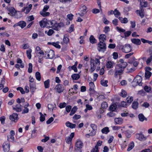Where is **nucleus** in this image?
Segmentation results:
<instances>
[{
    "label": "nucleus",
    "mask_w": 152,
    "mask_h": 152,
    "mask_svg": "<svg viewBox=\"0 0 152 152\" xmlns=\"http://www.w3.org/2000/svg\"><path fill=\"white\" fill-rule=\"evenodd\" d=\"M100 83L101 84L104 86H107L108 81L107 80H102L101 81Z\"/></svg>",
    "instance_id": "nucleus-43"
},
{
    "label": "nucleus",
    "mask_w": 152,
    "mask_h": 152,
    "mask_svg": "<svg viewBox=\"0 0 152 152\" xmlns=\"http://www.w3.org/2000/svg\"><path fill=\"white\" fill-rule=\"evenodd\" d=\"M132 43L136 45H140L141 43L140 40L139 39H131Z\"/></svg>",
    "instance_id": "nucleus-23"
},
{
    "label": "nucleus",
    "mask_w": 152,
    "mask_h": 152,
    "mask_svg": "<svg viewBox=\"0 0 152 152\" xmlns=\"http://www.w3.org/2000/svg\"><path fill=\"white\" fill-rule=\"evenodd\" d=\"M102 142L99 140L97 142L96 145L95 146V148L93 149L94 151H95L96 152H99V150H98V146H100L102 144Z\"/></svg>",
    "instance_id": "nucleus-21"
},
{
    "label": "nucleus",
    "mask_w": 152,
    "mask_h": 152,
    "mask_svg": "<svg viewBox=\"0 0 152 152\" xmlns=\"http://www.w3.org/2000/svg\"><path fill=\"white\" fill-rule=\"evenodd\" d=\"M55 89L57 92L60 93L63 91L64 88L63 85L60 84H58L56 86Z\"/></svg>",
    "instance_id": "nucleus-12"
},
{
    "label": "nucleus",
    "mask_w": 152,
    "mask_h": 152,
    "mask_svg": "<svg viewBox=\"0 0 152 152\" xmlns=\"http://www.w3.org/2000/svg\"><path fill=\"white\" fill-rule=\"evenodd\" d=\"M47 25L49 28H51L54 29V28H55V26H57V23L55 20H53L52 21L48 20L47 22Z\"/></svg>",
    "instance_id": "nucleus-5"
},
{
    "label": "nucleus",
    "mask_w": 152,
    "mask_h": 152,
    "mask_svg": "<svg viewBox=\"0 0 152 152\" xmlns=\"http://www.w3.org/2000/svg\"><path fill=\"white\" fill-rule=\"evenodd\" d=\"M138 117L139 120L141 121L142 122L144 120H147V118L145 117L143 115L142 113L138 115Z\"/></svg>",
    "instance_id": "nucleus-24"
},
{
    "label": "nucleus",
    "mask_w": 152,
    "mask_h": 152,
    "mask_svg": "<svg viewBox=\"0 0 152 152\" xmlns=\"http://www.w3.org/2000/svg\"><path fill=\"white\" fill-rule=\"evenodd\" d=\"M133 97L132 96H131L130 97H127L126 98V100L127 101V102L128 103H131L132 101H133Z\"/></svg>",
    "instance_id": "nucleus-52"
},
{
    "label": "nucleus",
    "mask_w": 152,
    "mask_h": 152,
    "mask_svg": "<svg viewBox=\"0 0 152 152\" xmlns=\"http://www.w3.org/2000/svg\"><path fill=\"white\" fill-rule=\"evenodd\" d=\"M39 114L40 115V120L41 122H43L45 121V117L44 115L42 114V113L40 112Z\"/></svg>",
    "instance_id": "nucleus-51"
},
{
    "label": "nucleus",
    "mask_w": 152,
    "mask_h": 152,
    "mask_svg": "<svg viewBox=\"0 0 152 152\" xmlns=\"http://www.w3.org/2000/svg\"><path fill=\"white\" fill-rule=\"evenodd\" d=\"M101 132L103 134H107L110 130L108 127H105L102 129Z\"/></svg>",
    "instance_id": "nucleus-32"
},
{
    "label": "nucleus",
    "mask_w": 152,
    "mask_h": 152,
    "mask_svg": "<svg viewBox=\"0 0 152 152\" xmlns=\"http://www.w3.org/2000/svg\"><path fill=\"white\" fill-rule=\"evenodd\" d=\"M114 15L116 18H118L121 15L120 12L116 9L114 10Z\"/></svg>",
    "instance_id": "nucleus-39"
},
{
    "label": "nucleus",
    "mask_w": 152,
    "mask_h": 152,
    "mask_svg": "<svg viewBox=\"0 0 152 152\" xmlns=\"http://www.w3.org/2000/svg\"><path fill=\"white\" fill-rule=\"evenodd\" d=\"M106 36L104 34H101L99 37V42H105L104 41L106 39Z\"/></svg>",
    "instance_id": "nucleus-18"
},
{
    "label": "nucleus",
    "mask_w": 152,
    "mask_h": 152,
    "mask_svg": "<svg viewBox=\"0 0 152 152\" xmlns=\"http://www.w3.org/2000/svg\"><path fill=\"white\" fill-rule=\"evenodd\" d=\"M72 108V107L70 105H67L66 106V110L67 112L66 114L70 112Z\"/></svg>",
    "instance_id": "nucleus-54"
},
{
    "label": "nucleus",
    "mask_w": 152,
    "mask_h": 152,
    "mask_svg": "<svg viewBox=\"0 0 152 152\" xmlns=\"http://www.w3.org/2000/svg\"><path fill=\"white\" fill-rule=\"evenodd\" d=\"M13 109L17 112H20L22 110V106L20 104H16L15 106H12Z\"/></svg>",
    "instance_id": "nucleus-10"
},
{
    "label": "nucleus",
    "mask_w": 152,
    "mask_h": 152,
    "mask_svg": "<svg viewBox=\"0 0 152 152\" xmlns=\"http://www.w3.org/2000/svg\"><path fill=\"white\" fill-rule=\"evenodd\" d=\"M29 67L28 69V71L29 73H31L32 71V65L31 63H30L28 64Z\"/></svg>",
    "instance_id": "nucleus-49"
},
{
    "label": "nucleus",
    "mask_w": 152,
    "mask_h": 152,
    "mask_svg": "<svg viewBox=\"0 0 152 152\" xmlns=\"http://www.w3.org/2000/svg\"><path fill=\"white\" fill-rule=\"evenodd\" d=\"M152 73L151 72H145V77L147 79L149 78L151 76Z\"/></svg>",
    "instance_id": "nucleus-46"
},
{
    "label": "nucleus",
    "mask_w": 152,
    "mask_h": 152,
    "mask_svg": "<svg viewBox=\"0 0 152 152\" xmlns=\"http://www.w3.org/2000/svg\"><path fill=\"white\" fill-rule=\"evenodd\" d=\"M93 131H95L97 130V126L95 124H91L90 125Z\"/></svg>",
    "instance_id": "nucleus-53"
},
{
    "label": "nucleus",
    "mask_w": 152,
    "mask_h": 152,
    "mask_svg": "<svg viewBox=\"0 0 152 152\" xmlns=\"http://www.w3.org/2000/svg\"><path fill=\"white\" fill-rule=\"evenodd\" d=\"M119 62H120V63L118 64H120L121 65H123V64H124L125 63H126V67L127 66V63L126 62H124L123 59H120L119 60Z\"/></svg>",
    "instance_id": "nucleus-57"
},
{
    "label": "nucleus",
    "mask_w": 152,
    "mask_h": 152,
    "mask_svg": "<svg viewBox=\"0 0 152 152\" xmlns=\"http://www.w3.org/2000/svg\"><path fill=\"white\" fill-rule=\"evenodd\" d=\"M107 104L106 102H103L101 104V107L103 109H106L107 107Z\"/></svg>",
    "instance_id": "nucleus-50"
},
{
    "label": "nucleus",
    "mask_w": 152,
    "mask_h": 152,
    "mask_svg": "<svg viewBox=\"0 0 152 152\" xmlns=\"http://www.w3.org/2000/svg\"><path fill=\"white\" fill-rule=\"evenodd\" d=\"M125 134L127 138H129L131 137V132L129 130H127L125 131Z\"/></svg>",
    "instance_id": "nucleus-58"
},
{
    "label": "nucleus",
    "mask_w": 152,
    "mask_h": 152,
    "mask_svg": "<svg viewBox=\"0 0 152 152\" xmlns=\"http://www.w3.org/2000/svg\"><path fill=\"white\" fill-rule=\"evenodd\" d=\"M57 26H55V28H54V29L56 30H58L59 28H61L64 25L62 23H60L58 24L57 23Z\"/></svg>",
    "instance_id": "nucleus-35"
},
{
    "label": "nucleus",
    "mask_w": 152,
    "mask_h": 152,
    "mask_svg": "<svg viewBox=\"0 0 152 152\" xmlns=\"http://www.w3.org/2000/svg\"><path fill=\"white\" fill-rule=\"evenodd\" d=\"M36 50L37 53H39L40 54L43 55H44V53L42 50H41V48L39 46H37L36 48Z\"/></svg>",
    "instance_id": "nucleus-27"
},
{
    "label": "nucleus",
    "mask_w": 152,
    "mask_h": 152,
    "mask_svg": "<svg viewBox=\"0 0 152 152\" xmlns=\"http://www.w3.org/2000/svg\"><path fill=\"white\" fill-rule=\"evenodd\" d=\"M32 52V50L30 49L26 50V54L28 58L29 59H30L31 58V53Z\"/></svg>",
    "instance_id": "nucleus-34"
},
{
    "label": "nucleus",
    "mask_w": 152,
    "mask_h": 152,
    "mask_svg": "<svg viewBox=\"0 0 152 152\" xmlns=\"http://www.w3.org/2000/svg\"><path fill=\"white\" fill-rule=\"evenodd\" d=\"M113 62L110 61H108L106 64V67L107 68H111L113 67Z\"/></svg>",
    "instance_id": "nucleus-41"
},
{
    "label": "nucleus",
    "mask_w": 152,
    "mask_h": 152,
    "mask_svg": "<svg viewBox=\"0 0 152 152\" xmlns=\"http://www.w3.org/2000/svg\"><path fill=\"white\" fill-rule=\"evenodd\" d=\"M30 88L31 91L34 92L36 89V84L35 83H30Z\"/></svg>",
    "instance_id": "nucleus-22"
},
{
    "label": "nucleus",
    "mask_w": 152,
    "mask_h": 152,
    "mask_svg": "<svg viewBox=\"0 0 152 152\" xmlns=\"http://www.w3.org/2000/svg\"><path fill=\"white\" fill-rule=\"evenodd\" d=\"M142 79L141 76L139 75L137 76L132 82L133 86L134 87L138 85L140 86H142Z\"/></svg>",
    "instance_id": "nucleus-2"
},
{
    "label": "nucleus",
    "mask_w": 152,
    "mask_h": 152,
    "mask_svg": "<svg viewBox=\"0 0 152 152\" xmlns=\"http://www.w3.org/2000/svg\"><path fill=\"white\" fill-rule=\"evenodd\" d=\"M123 120L121 118H116L115 119V122L116 124H121L123 123Z\"/></svg>",
    "instance_id": "nucleus-19"
},
{
    "label": "nucleus",
    "mask_w": 152,
    "mask_h": 152,
    "mask_svg": "<svg viewBox=\"0 0 152 152\" xmlns=\"http://www.w3.org/2000/svg\"><path fill=\"white\" fill-rule=\"evenodd\" d=\"M17 90H19L21 93V94H23L25 93V92L24 91L23 89L21 87H18L17 88Z\"/></svg>",
    "instance_id": "nucleus-62"
},
{
    "label": "nucleus",
    "mask_w": 152,
    "mask_h": 152,
    "mask_svg": "<svg viewBox=\"0 0 152 152\" xmlns=\"http://www.w3.org/2000/svg\"><path fill=\"white\" fill-rule=\"evenodd\" d=\"M26 23L24 21H21L17 23L16 26H19L21 28H23L26 26Z\"/></svg>",
    "instance_id": "nucleus-20"
},
{
    "label": "nucleus",
    "mask_w": 152,
    "mask_h": 152,
    "mask_svg": "<svg viewBox=\"0 0 152 152\" xmlns=\"http://www.w3.org/2000/svg\"><path fill=\"white\" fill-rule=\"evenodd\" d=\"M127 94L126 92L124 90H122L120 95L123 97H125Z\"/></svg>",
    "instance_id": "nucleus-48"
},
{
    "label": "nucleus",
    "mask_w": 152,
    "mask_h": 152,
    "mask_svg": "<svg viewBox=\"0 0 152 152\" xmlns=\"http://www.w3.org/2000/svg\"><path fill=\"white\" fill-rule=\"evenodd\" d=\"M89 39L90 42L92 44L96 42V40L93 35L91 36Z\"/></svg>",
    "instance_id": "nucleus-40"
},
{
    "label": "nucleus",
    "mask_w": 152,
    "mask_h": 152,
    "mask_svg": "<svg viewBox=\"0 0 152 152\" xmlns=\"http://www.w3.org/2000/svg\"><path fill=\"white\" fill-rule=\"evenodd\" d=\"M91 72L92 73L95 69L96 64L95 63V61L94 60L91 59Z\"/></svg>",
    "instance_id": "nucleus-13"
},
{
    "label": "nucleus",
    "mask_w": 152,
    "mask_h": 152,
    "mask_svg": "<svg viewBox=\"0 0 152 152\" xmlns=\"http://www.w3.org/2000/svg\"><path fill=\"white\" fill-rule=\"evenodd\" d=\"M45 53L47 54L48 58L52 59L55 56L54 51L52 50L49 49L48 50L45 51Z\"/></svg>",
    "instance_id": "nucleus-7"
},
{
    "label": "nucleus",
    "mask_w": 152,
    "mask_h": 152,
    "mask_svg": "<svg viewBox=\"0 0 152 152\" xmlns=\"http://www.w3.org/2000/svg\"><path fill=\"white\" fill-rule=\"evenodd\" d=\"M8 10L9 12V14H10V15H11L13 16H15V18H18L16 16V15L17 14L16 11L14 7H10L8 8Z\"/></svg>",
    "instance_id": "nucleus-8"
},
{
    "label": "nucleus",
    "mask_w": 152,
    "mask_h": 152,
    "mask_svg": "<svg viewBox=\"0 0 152 152\" xmlns=\"http://www.w3.org/2000/svg\"><path fill=\"white\" fill-rule=\"evenodd\" d=\"M138 103L137 102H134L132 104V108L134 109H137L138 107Z\"/></svg>",
    "instance_id": "nucleus-33"
},
{
    "label": "nucleus",
    "mask_w": 152,
    "mask_h": 152,
    "mask_svg": "<svg viewBox=\"0 0 152 152\" xmlns=\"http://www.w3.org/2000/svg\"><path fill=\"white\" fill-rule=\"evenodd\" d=\"M40 14L43 17H45L49 15L50 13L46 11H42L40 12Z\"/></svg>",
    "instance_id": "nucleus-44"
},
{
    "label": "nucleus",
    "mask_w": 152,
    "mask_h": 152,
    "mask_svg": "<svg viewBox=\"0 0 152 152\" xmlns=\"http://www.w3.org/2000/svg\"><path fill=\"white\" fill-rule=\"evenodd\" d=\"M32 5L31 4L29 5L28 7H24L21 11V12H24L26 14L28 13L32 9Z\"/></svg>",
    "instance_id": "nucleus-9"
},
{
    "label": "nucleus",
    "mask_w": 152,
    "mask_h": 152,
    "mask_svg": "<svg viewBox=\"0 0 152 152\" xmlns=\"http://www.w3.org/2000/svg\"><path fill=\"white\" fill-rule=\"evenodd\" d=\"M66 126L71 129L75 128L76 126V124L71 123L69 122H66Z\"/></svg>",
    "instance_id": "nucleus-25"
},
{
    "label": "nucleus",
    "mask_w": 152,
    "mask_h": 152,
    "mask_svg": "<svg viewBox=\"0 0 152 152\" xmlns=\"http://www.w3.org/2000/svg\"><path fill=\"white\" fill-rule=\"evenodd\" d=\"M59 43V42H48V44L52 45L55 47L59 49L61 48V46L58 44Z\"/></svg>",
    "instance_id": "nucleus-26"
},
{
    "label": "nucleus",
    "mask_w": 152,
    "mask_h": 152,
    "mask_svg": "<svg viewBox=\"0 0 152 152\" xmlns=\"http://www.w3.org/2000/svg\"><path fill=\"white\" fill-rule=\"evenodd\" d=\"M144 89L146 92H149L151 91V88L150 86H146L144 87Z\"/></svg>",
    "instance_id": "nucleus-47"
},
{
    "label": "nucleus",
    "mask_w": 152,
    "mask_h": 152,
    "mask_svg": "<svg viewBox=\"0 0 152 152\" xmlns=\"http://www.w3.org/2000/svg\"><path fill=\"white\" fill-rule=\"evenodd\" d=\"M29 106V104L28 102H25V103L23 107L24 108V109L23 110L22 113V114H24L25 113H28L29 111V109L27 108Z\"/></svg>",
    "instance_id": "nucleus-15"
},
{
    "label": "nucleus",
    "mask_w": 152,
    "mask_h": 152,
    "mask_svg": "<svg viewBox=\"0 0 152 152\" xmlns=\"http://www.w3.org/2000/svg\"><path fill=\"white\" fill-rule=\"evenodd\" d=\"M72 138H71V137H67L66 139V142L68 144L70 143L72 141Z\"/></svg>",
    "instance_id": "nucleus-61"
},
{
    "label": "nucleus",
    "mask_w": 152,
    "mask_h": 152,
    "mask_svg": "<svg viewBox=\"0 0 152 152\" xmlns=\"http://www.w3.org/2000/svg\"><path fill=\"white\" fill-rule=\"evenodd\" d=\"M118 19L122 23H126L128 22L127 19L126 18H123L121 17H119Z\"/></svg>",
    "instance_id": "nucleus-31"
},
{
    "label": "nucleus",
    "mask_w": 152,
    "mask_h": 152,
    "mask_svg": "<svg viewBox=\"0 0 152 152\" xmlns=\"http://www.w3.org/2000/svg\"><path fill=\"white\" fill-rule=\"evenodd\" d=\"M54 120V119L53 117H51L49 119L47 120L46 121V123L47 124H48L51 123Z\"/></svg>",
    "instance_id": "nucleus-64"
},
{
    "label": "nucleus",
    "mask_w": 152,
    "mask_h": 152,
    "mask_svg": "<svg viewBox=\"0 0 152 152\" xmlns=\"http://www.w3.org/2000/svg\"><path fill=\"white\" fill-rule=\"evenodd\" d=\"M10 143L8 142H4L3 145V150L5 152H8L10 150Z\"/></svg>",
    "instance_id": "nucleus-6"
},
{
    "label": "nucleus",
    "mask_w": 152,
    "mask_h": 152,
    "mask_svg": "<svg viewBox=\"0 0 152 152\" xmlns=\"http://www.w3.org/2000/svg\"><path fill=\"white\" fill-rule=\"evenodd\" d=\"M134 142H131L128 145V147L127 150L128 151H129L134 147Z\"/></svg>",
    "instance_id": "nucleus-28"
},
{
    "label": "nucleus",
    "mask_w": 152,
    "mask_h": 152,
    "mask_svg": "<svg viewBox=\"0 0 152 152\" xmlns=\"http://www.w3.org/2000/svg\"><path fill=\"white\" fill-rule=\"evenodd\" d=\"M35 76L37 80L40 81L41 80V75L40 73L38 72H37L35 74Z\"/></svg>",
    "instance_id": "nucleus-45"
},
{
    "label": "nucleus",
    "mask_w": 152,
    "mask_h": 152,
    "mask_svg": "<svg viewBox=\"0 0 152 152\" xmlns=\"http://www.w3.org/2000/svg\"><path fill=\"white\" fill-rule=\"evenodd\" d=\"M82 10H81V12H84L85 14H86L87 12L86 7L85 5H83V6H82Z\"/></svg>",
    "instance_id": "nucleus-55"
},
{
    "label": "nucleus",
    "mask_w": 152,
    "mask_h": 152,
    "mask_svg": "<svg viewBox=\"0 0 152 152\" xmlns=\"http://www.w3.org/2000/svg\"><path fill=\"white\" fill-rule=\"evenodd\" d=\"M137 14H138L141 18L144 17L145 15V12L144 9L140 7V10H137L136 11Z\"/></svg>",
    "instance_id": "nucleus-11"
},
{
    "label": "nucleus",
    "mask_w": 152,
    "mask_h": 152,
    "mask_svg": "<svg viewBox=\"0 0 152 152\" xmlns=\"http://www.w3.org/2000/svg\"><path fill=\"white\" fill-rule=\"evenodd\" d=\"M63 41L64 43L66 44L68 43L69 42L68 38L64 36L63 39Z\"/></svg>",
    "instance_id": "nucleus-63"
},
{
    "label": "nucleus",
    "mask_w": 152,
    "mask_h": 152,
    "mask_svg": "<svg viewBox=\"0 0 152 152\" xmlns=\"http://www.w3.org/2000/svg\"><path fill=\"white\" fill-rule=\"evenodd\" d=\"M39 24L40 26L42 28H44L45 27V26H47V22L45 21L44 20H43L41 21H40L39 22Z\"/></svg>",
    "instance_id": "nucleus-30"
},
{
    "label": "nucleus",
    "mask_w": 152,
    "mask_h": 152,
    "mask_svg": "<svg viewBox=\"0 0 152 152\" xmlns=\"http://www.w3.org/2000/svg\"><path fill=\"white\" fill-rule=\"evenodd\" d=\"M106 46L105 42H99L98 44L97 49L99 52L104 53L106 50Z\"/></svg>",
    "instance_id": "nucleus-4"
},
{
    "label": "nucleus",
    "mask_w": 152,
    "mask_h": 152,
    "mask_svg": "<svg viewBox=\"0 0 152 152\" xmlns=\"http://www.w3.org/2000/svg\"><path fill=\"white\" fill-rule=\"evenodd\" d=\"M66 104L65 102L61 103H60L59 107L60 108H64L66 106Z\"/></svg>",
    "instance_id": "nucleus-56"
},
{
    "label": "nucleus",
    "mask_w": 152,
    "mask_h": 152,
    "mask_svg": "<svg viewBox=\"0 0 152 152\" xmlns=\"http://www.w3.org/2000/svg\"><path fill=\"white\" fill-rule=\"evenodd\" d=\"M50 80L48 79L44 82L45 87V88H48L50 86Z\"/></svg>",
    "instance_id": "nucleus-38"
},
{
    "label": "nucleus",
    "mask_w": 152,
    "mask_h": 152,
    "mask_svg": "<svg viewBox=\"0 0 152 152\" xmlns=\"http://www.w3.org/2000/svg\"><path fill=\"white\" fill-rule=\"evenodd\" d=\"M126 64V63H125ZM126 64H124L123 65L117 64L116 65L115 69V76L118 75H120L123 73L125 68H126Z\"/></svg>",
    "instance_id": "nucleus-1"
},
{
    "label": "nucleus",
    "mask_w": 152,
    "mask_h": 152,
    "mask_svg": "<svg viewBox=\"0 0 152 152\" xmlns=\"http://www.w3.org/2000/svg\"><path fill=\"white\" fill-rule=\"evenodd\" d=\"M5 81L4 80H2L1 81L0 84V90H1L4 87V84L5 83Z\"/></svg>",
    "instance_id": "nucleus-60"
},
{
    "label": "nucleus",
    "mask_w": 152,
    "mask_h": 152,
    "mask_svg": "<svg viewBox=\"0 0 152 152\" xmlns=\"http://www.w3.org/2000/svg\"><path fill=\"white\" fill-rule=\"evenodd\" d=\"M10 118L12 121H17L18 119V114L16 113H13L12 115H10Z\"/></svg>",
    "instance_id": "nucleus-17"
},
{
    "label": "nucleus",
    "mask_w": 152,
    "mask_h": 152,
    "mask_svg": "<svg viewBox=\"0 0 152 152\" xmlns=\"http://www.w3.org/2000/svg\"><path fill=\"white\" fill-rule=\"evenodd\" d=\"M148 3L147 1H145V0L142 2H141L140 5L141 6V8H143V7H146L148 6Z\"/></svg>",
    "instance_id": "nucleus-42"
},
{
    "label": "nucleus",
    "mask_w": 152,
    "mask_h": 152,
    "mask_svg": "<svg viewBox=\"0 0 152 152\" xmlns=\"http://www.w3.org/2000/svg\"><path fill=\"white\" fill-rule=\"evenodd\" d=\"M83 145V142L81 141H77L75 144L74 147L75 150L76 152H81V149Z\"/></svg>",
    "instance_id": "nucleus-3"
},
{
    "label": "nucleus",
    "mask_w": 152,
    "mask_h": 152,
    "mask_svg": "<svg viewBox=\"0 0 152 152\" xmlns=\"http://www.w3.org/2000/svg\"><path fill=\"white\" fill-rule=\"evenodd\" d=\"M136 137L139 140L143 141L146 140V137H144L142 133L137 134H136Z\"/></svg>",
    "instance_id": "nucleus-14"
},
{
    "label": "nucleus",
    "mask_w": 152,
    "mask_h": 152,
    "mask_svg": "<svg viewBox=\"0 0 152 152\" xmlns=\"http://www.w3.org/2000/svg\"><path fill=\"white\" fill-rule=\"evenodd\" d=\"M124 52L128 53L130 52L132 50V48L129 44L125 45L124 47Z\"/></svg>",
    "instance_id": "nucleus-16"
},
{
    "label": "nucleus",
    "mask_w": 152,
    "mask_h": 152,
    "mask_svg": "<svg viewBox=\"0 0 152 152\" xmlns=\"http://www.w3.org/2000/svg\"><path fill=\"white\" fill-rule=\"evenodd\" d=\"M77 108L76 106H74L72 109L71 108V111L69 114V115L71 116L73 115L76 112Z\"/></svg>",
    "instance_id": "nucleus-29"
},
{
    "label": "nucleus",
    "mask_w": 152,
    "mask_h": 152,
    "mask_svg": "<svg viewBox=\"0 0 152 152\" xmlns=\"http://www.w3.org/2000/svg\"><path fill=\"white\" fill-rule=\"evenodd\" d=\"M117 107V105L116 104H114L111 105L110 107V109L111 111H114Z\"/></svg>",
    "instance_id": "nucleus-37"
},
{
    "label": "nucleus",
    "mask_w": 152,
    "mask_h": 152,
    "mask_svg": "<svg viewBox=\"0 0 152 152\" xmlns=\"http://www.w3.org/2000/svg\"><path fill=\"white\" fill-rule=\"evenodd\" d=\"M151 61H152V56H150V57L148 58L146 61L147 64L148 65H149V64L151 62Z\"/></svg>",
    "instance_id": "nucleus-59"
},
{
    "label": "nucleus",
    "mask_w": 152,
    "mask_h": 152,
    "mask_svg": "<svg viewBox=\"0 0 152 152\" xmlns=\"http://www.w3.org/2000/svg\"><path fill=\"white\" fill-rule=\"evenodd\" d=\"M73 80H77L80 77V76L78 74H75L72 75L71 76Z\"/></svg>",
    "instance_id": "nucleus-36"
}]
</instances>
